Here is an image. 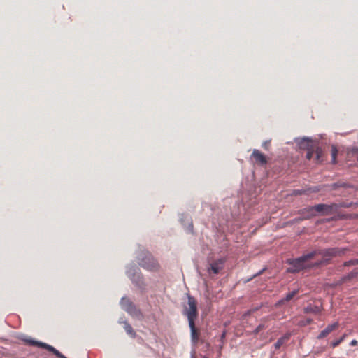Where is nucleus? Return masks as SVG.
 <instances>
[{"instance_id":"f257e3e1","label":"nucleus","mask_w":358,"mask_h":358,"mask_svg":"<svg viewBox=\"0 0 358 358\" xmlns=\"http://www.w3.org/2000/svg\"><path fill=\"white\" fill-rule=\"evenodd\" d=\"M137 262L140 266L149 271H156L159 264L152 254L145 250L140 251L136 256Z\"/></svg>"},{"instance_id":"f03ea898","label":"nucleus","mask_w":358,"mask_h":358,"mask_svg":"<svg viewBox=\"0 0 358 358\" xmlns=\"http://www.w3.org/2000/svg\"><path fill=\"white\" fill-rule=\"evenodd\" d=\"M349 251L350 249L348 247H334L318 250V255L322 257V259L316 264H328L333 257H343Z\"/></svg>"},{"instance_id":"7ed1b4c3","label":"nucleus","mask_w":358,"mask_h":358,"mask_svg":"<svg viewBox=\"0 0 358 358\" xmlns=\"http://www.w3.org/2000/svg\"><path fill=\"white\" fill-rule=\"evenodd\" d=\"M126 275L132 282V283L141 290L144 292L146 289V284L144 281L143 276L141 273L139 268L134 264L129 265L127 267Z\"/></svg>"},{"instance_id":"20e7f679","label":"nucleus","mask_w":358,"mask_h":358,"mask_svg":"<svg viewBox=\"0 0 358 358\" xmlns=\"http://www.w3.org/2000/svg\"><path fill=\"white\" fill-rule=\"evenodd\" d=\"M351 206V204H344V203H331V204H324L320 203L314 206L315 210L316 211V216H327L331 215L336 213L341 208H348Z\"/></svg>"},{"instance_id":"39448f33","label":"nucleus","mask_w":358,"mask_h":358,"mask_svg":"<svg viewBox=\"0 0 358 358\" xmlns=\"http://www.w3.org/2000/svg\"><path fill=\"white\" fill-rule=\"evenodd\" d=\"M187 305L184 306L182 314L187 317L188 322H195L198 316L197 301L189 294H187Z\"/></svg>"},{"instance_id":"423d86ee","label":"nucleus","mask_w":358,"mask_h":358,"mask_svg":"<svg viewBox=\"0 0 358 358\" xmlns=\"http://www.w3.org/2000/svg\"><path fill=\"white\" fill-rule=\"evenodd\" d=\"M120 306L122 309L127 312L131 316L141 320L143 317L140 309L128 298L122 297L120 300Z\"/></svg>"},{"instance_id":"0eeeda50","label":"nucleus","mask_w":358,"mask_h":358,"mask_svg":"<svg viewBox=\"0 0 358 358\" xmlns=\"http://www.w3.org/2000/svg\"><path fill=\"white\" fill-rule=\"evenodd\" d=\"M286 262L290 266L286 270L289 273H299L306 268V263L301 257L295 259H287Z\"/></svg>"},{"instance_id":"6e6552de","label":"nucleus","mask_w":358,"mask_h":358,"mask_svg":"<svg viewBox=\"0 0 358 358\" xmlns=\"http://www.w3.org/2000/svg\"><path fill=\"white\" fill-rule=\"evenodd\" d=\"M299 213L301 215L302 220H309L311 217L316 216V211L315 210L314 206H309L303 208L299 210Z\"/></svg>"},{"instance_id":"1a4fd4ad","label":"nucleus","mask_w":358,"mask_h":358,"mask_svg":"<svg viewBox=\"0 0 358 358\" xmlns=\"http://www.w3.org/2000/svg\"><path fill=\"white\" fill-rule=\"evenodd\" d=\"M225 262L226 259L224 257L216 259L210 264L208 271L210 269L213 273L217 274L224 268Z\"/></svg>"},{"instance_id":"9d476101","label":"nucleus","mask_w":358,"mask_h":358,"mask_svg":"<svg viewBox=\"0 0 358 358\" xmlns=\"http://www.w3.org/2000/svg\"><path fill=\"white\" fill-rule=\"evenodd\" d=\"M295 142L297 143L300 149L309 150L313 147L312 140L308 137L296 138Z\"/></svg>"},{"instance_id":"9b49d317","label":"nucleus","mask_w":358,"mask_h":358,"mask_svg":"<svg viewBox=\"0 0 358 358\" xmlns=\"http://www.w3.org/2000/svg\"><path fill=\"white\" fill-rule=\"evenodd\" d=\"M339 323L336 322L331 324H329L324 329H323L317 336V338L320 340L329 335L331 331L338 328Z\"/></svg>"},{"instance_id":"f8f14e48","label":"nucleus","mask_w":358,"mask_h":358,"mask_svg":"<svg viewBox=\"0 0 358 358\" xmlns=\"http://www.w3.org/2000/svg\"><path fill=\"white\" fill-rule=\"evenodd\" d=\"M251 156L254 157L257 163L259 164L262 166L267 164L266 156L257 149L253 150Z\"/></svg>"},{"instance_id":"ddd939ff","label":"nucleus","mask_w":358,"mask_h":358,"mask_svg":"<svg viewBox=\"0 0 358 358\" xmlns=\"http://www.w3.org/2000/svg\"><path fill=\"white\" fill-rule=\"evenodd\" d=\"M188 323L191 331V341L194 345H196L198 343L199 334L196 329L195 322Z\"/></svg>"},{"instance_id":"4468645a","label":"nucleus","mask_w":358,"mask_h":358,"mask_svg":"<svg viewBox=\"0 0 358 358\" xmlns=\"http://www.w3.org/2000/svg\"><path fill=\"white\" fill-rule=\"evenodd\" d=\"M304 313H313L315 315L319 314L321 312V308L318 306L309 304L303 309Z\"/></svg>"},{"instance_id":"2eb2a0df","label":"nucleus","mask_w":358,"mask_h":358,"mask_svg":"<svg viewBox=\"0 0 358 358\" xmlns=\"http://www.w3.org/2000/svg\"><path fill=\"white\" fill-rule=\"evenodd\" d=\"M291 337L290 333H286L282 336L279 338L274 344L275 349H279L285 342H287Z\"/></svg>"},{"instance_id":"dca6fc26","label":"nucleus","mask_w":358,"mask_h":358,"mask_svg":"<svg viewBox=\"0 0 358 358\" xmlns=\"http://www.w3.org/2000/svg\"><path fill=\"white\" fill-rule=\"evenodd\" d=\"M22 340L24 341L29 345L38 346L43 349H45L47 344L45 343L38 341L32 338H22Z\"/></svg>"},{"instance_id":"f3484780","label":"nucleus","mask_w":358,"mask_h":358,"mask_svg":"<svg viewBox=\"0 0 358 358\" xmlns=\"http://www.w3.org/2000/svg\"><path fill=\"white\" fill-rule=\"evenodd\" d=\"M358 276V268H354L352 271L348 274L343 275L341 278L343 282L350 281V280L355 278Z\"/></svg>"},{"instance_id":"a211bd4d","label":"nucleus","mask_w":358,"mask_h":358,"mask_svg":"<svg viewBox=\"0 0 358 358\" xmlns=\"http://www.w3.org/2000/svg\"><path fill=\"white\" fill-rule=\"evenodd\" d=\"M122 323L124 324V329L126 331V333L130 336L132 338H135L136 336V334L135 331L133 329L131 324L127 322V321H123Z\"/></svg>"},{"instance_id":"6ab92c4d","label":"nucleus","mask_w":358,"mask_h":358,"mask_svg":"<svg viewBox=\"0 0 358 358\" xmlns=\"http://www.w3.org/2000/svg\"><path fill=\"white\" fill-rule=\"evenodd\" d=\"M45 349L52 352L58 358H67L63 354H62L59 350H57L53 346H52L49 344H46Z\"/></svg>"},{"instance_id":"aec40b11","label":"nucleus","mask_w":358,"mask_h":358,"mask_svg":"<svg viewBox=\"0 0 358 358\" xmlns=\"http://www.w3.org/2000/svg\"><path fill=\"white\" fill-rule=\"evenodd\" d=\"M298 293V290L295 289V290H293L292 292H289L288 294H286L285 297L282 299L281 300H280L277 304H282L284 303L285 301H290L296 294Z\"/></svg>"},{"instance_id":"412c9836","label":"nucleus","mask_w":358,"mask_h":358,"mask_svg":"<svg viewBox=\"0 0 358 358\" xmlns=\"http://www.w3.org/2000/svg\"><path fill=\"white\" fill-rule=\"evenodd\" d=\"M349 187H350V185L348 183L344 182H341V181L332 183L330 185L331 189L333 190H336L340 187L347 188Z\"/></svg>"},{"instance_id":"4be33fe9","label":"nucleus","mask_w":358,"mask_h":358,"mask_svg":"<svg viewBox=\"0 0 358 358\" xmlns=\"http://www.w3.org/2000/svg\"><path fill=\"white\" fill-rule=\"evenodd\" d=\"M331 163L334 164H336V156L338 155V150L337 149V147L335 145H332L331 146Z\"/></svg>"},{"instance_id":"5701e85b","label":"nucleus","mask_w":358,"mask_h":358,"mask_svg":"<svg viewBox=\"0 0 358 358\" xmlns=\"http://www.w3.org/2000/svg\"><path fill=\"white\" fill-rule=\"evenodd\" d=\"M315 152V161H316V162L317 163L322 162V154H323L322 148H320V147H317L316 148Z\"/></svg>"},{"instance_id":"b1692460","label":"nucleus","mask_w":358,"mask_h":358,"mask_svg":"<svg viewBox=\"0 0 358 358\" xmlns=\"http://www.w3.org/2000/svg\"><path fill=\"white\" fill-rule=\"evenodd\" d=\"M318 255V250H314V251H312L310 252H308V254L306 255H303L302 256H301L302 257V259H303V261L306 262L308 259H312L314 257V256L315 255Z\"/></svg>"},{"instance_id":"393cba45","label":"nucleus","mask_w":358,"mask_h":358,"mask_svg":"<svg viewBox=\"0 0 358 358\" xmlns=\"http://www.w3.org/2000/svg\"><path fill=\"white\" fill-rule=\"evenodd\" d=\"M358 264V259H352L348 261L344 262L343 266L349 267L351 266H355Z\"/></svg>"},{"instance_id":"a878e982","label":"nucleus","mask_w":358,"mask_h":358,"mask_svg":"<svg viewBox=\"0 0 358 358\" xmlns=\"http://www.w3.org/2000/svg\"><path fill=\"white\" fill-rule=\"evenodd\" d=\"M345 334H343L341 338L333 341L331 343L332 348L338 346L345 338Z\"/></svg>"},{"instance_id":"bb28decb","label":"nucleus","mask_w":358,"mask_h":358,"mask_svg":"<svg viewBox=\"0 0 358 358\" xmlns=\"http://www.w3.org/2000/svg\"><path fill=\"white\" fill-rule=\"evenodd\" d=\"M307 150L306 158L308 159H310L313 157V155L315 153L314 147H312L309 150Z\"/></svg>"},{"instance_id":"cd10ccee","label":"nucleus","mask_w":358,"mask_h":358,"mask_svg":"<svg viewBox=\"0 0 358 358\" xmlns=\"http://www.w3.org/2000/svg\"><path fill=\"white\" fill-rule=\"evenodd\" d=\"M266 267H264V268H262V270L258 271L257 273H255L252 276H251L249 279H248L247 282H249V281L252 280L253 278L262 275L266 271Z\"/></svg>"},{"instance_id":"c85d7f7f","label":"nucleus","mask_w":358,"mask_h":358,"mask_svg":"<svg viewBox=\"0 0 358 358\" xmlns=\"http://www.w3.org/2000/svg\"><path fill=\"white\" fill-rule=\"evenodd\" d=\"M265 329V325L263 324H259L253 331V333L255 334H257L259 332H260L262 329Z\"/></svg>"},{"instance_id":"c756f323","label":"nucleus","mask_w":358,"mask_h":358,"mask_svg":"<svg viewBox=\"0 0 358 358\" xmlns=\"http://www.w3.org/2000/svg\"><path fill=\"white\" fill-rule=\"evenodd\" d=\"M348 153L351 152L352 154H358V147L352 146L348 148Z\"/></svg>"},{"instance_id":"7c9ffc66","label":"nucleus","mask_w":358,"mask_h":358,"mask_svg":"<svg viewBox=\"0 0 358 358\" xmlns=\"http://www.w3.org/2000/svg\"><path fill=\"white\" fill-rule=\"evenodd\" d=\"M304 192L303 190H299V189H296V190H294L293 192V194L295 195V196H297V195H301Z\"/></svg>"},{"instance_id":"2f4dec72","label":"nucleus","mask_w":358,"mask_h":358,"mask_svg":"<svg viewBox=\"0 0 358 358\" xmlns=\"http://www.w3.org/2000/svg\"><path fill=\"white\" fill-rule=\"evenodd\" d=\"M262 307V304L259 305V306H257L255 307H252L251 308V309L252 310L253 313L259 310Z\"/></svg>"},{"instance_id":"473e14b6","label":"nucleus","mask_w":358,"mask_h":358,"mask_svg":"<svg viewBox=\"0 0 358 358\" xmlns=\"http://www.w3.org/2000/svg\"><path fill=\"white\" fill-rule=\"evenodd\" d=\"M313 320L311 319V318H307L305 321V322L303 323L304 325L306 324H310L312 322H313Z\"/></svg>"},{"instance_id":"72a5a7b5","label":"nucleus","mask_w":358,"mask_h":358,"mask_svg":"<svg viewBox=\"0 0 358 358\" xmlns=\"http://www.w3.org/2000/svg\"><path fill=\"white\" fill-rule=\"evenodd\" d=\"M254 313L252 310L250 308L246 311V313L244 314L245 316L250 315L251 314Z\"/></svg>"},{"instance_id":"f704fd0d","label":"nucleus","mask_w":358,"mask_h":358,"mask_svg":"<svg viewBox=\"0 0 358 358\" xmlns=\"http://www.w3.org/2000/svg\"><path fill=\"white\" fill-rule=\"evenodd\" d=\"M268 143H269L268 142L265 141V142H264V143H263L262 146H263L266 150H268Z\"/></svg>"},{"instance_id":"c9c22d12","label":"nucleus","mask_w":358,"mask_h":358,"mask_svg":"<svg viewBox=\"0 0 358 358\" xmlns=\"http://www.w3.org/2000/svg\"><path fill=\"white\" fill-rule=\"evenodd\" d=\"M357 344V341L356 340H355V339H354V340H352V341H351V342H350V345L351 346H355V345H356Z\"/></svg>"},{"instance_id":"e433bc0d","label":"nucleus","mask_w":358,"mask_h":358,"mask_svg":"<svg viewBox=\"0 0 358 358\" xmlns=\"http://www.w3.org/2000/svg\"><path fill=\"white\" fill-rule=\"evenodd\" d=\"M188 229H189V231H193V224H192V222H191L189 224Z\"/></svg>"},{"instance_id":"4c0bfd02","label":"nucleus","mask_w":358,"mask_h":358,"mask_svg":"<svg viewBox=\"0 0 358 358\" xmlns=\"http://www.w3.org/2000/svg\"><path fill=\"white\" fill-rule=\"evenodd\" d=\"M225 335H226V333H225V331H224V332L222 334V335H221V338H222V339H224V338H225Z\"/></svg>"},{"instance_id":"58836bf2","label":"nucleus","mask_w":358,"mask_h":358,"mask_svg":"<svg viewBox=\"0 0 358 358\" xmlns=\"http://www.w3.org/2000/svg\"><path fill=\"white\" fill-rule=\"evenodd\" d=\"M192 358H194V356H193V355L192 356ZM201 358H208V357H206V356H203V357H202Z\"/></svg>"},{"instance_id":"ea45409f","label":"nucleus","mask_w":358,"mask_h":358,"mask_svg":"<svg viewBox=\"0 0 358 358\" xmlns=\"http://www.w3.org/2000/svg\"><path fill=\"white\" fill-rule=\"evenodd\" d=\"M357 161H358V157H357Z\"/></svg>"}]
</instances>
